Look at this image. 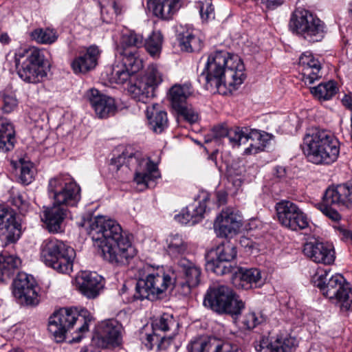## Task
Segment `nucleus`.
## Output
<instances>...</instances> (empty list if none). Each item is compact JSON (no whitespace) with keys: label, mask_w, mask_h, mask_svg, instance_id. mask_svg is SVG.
<instances>
[{"label":"nucleus","mask_w":352,"mask_h":352,"mask_svg":"<svg viewBox=\"0 0 352 352\" xmlns=\"http://www.w3.org/2000/svg\"><path fill=\"white\" fill-rule=\"evenodd\" d=\"M90 233L93 240L98 242L101 256L113 265H125L136 254L129 236L113 219L95 217L90 224Z\"/></svg>","instance_id":"f257e3e1"},{"label":"nucleus","mask_w":352,"mask_h":352,"mask_svg":"<svg viewBox=\"0 0 352 352\" xmlns=\"http://www.w3.org/2000/svg\"><path fill=\"white\" fill-rule=\"evenodd\" d=\"M246 76L241 58L226 51H216L208 56L197 80L211 93H221L227 85H241Z\"/></svg>","instance_id":"f03ea898"},{"label":"nucleus","mask_w":352,"mask_h":352,"mask_svg":"<svg viewBox=\"0 0 352 352\" xmlns=\"http://www.w3.org/2000/svg\"><path fill=\"white\" fill-rule=\"evenodd\" d=\"M302 148L310 162L330 165L338 158L340 143L330 131L316 128L306 133Z\"/></svg>","instance_id":"7ed1b4c3"},{"label":"nucleus","mask_w":352,"mask_h":352,"mask_svg":"<svg viewBox=\"0 0 352 352\" xmlns=\"http://www.w3.org/2000/svg\"><path fill=\"white\" fill-rule=\"evenodd\" d=\"M133 168H135L134 181L138 184L148 186L150 182L160 177L157 164L142 157L140 152L133 151L131 148H126L121 155L112 158L109 168L116 171L118 177L124 179L118 172L126 174Z\"/></svg>","instance_id":"20e7f679"},{"label":"nucleus","mask_w":352,"mask_h":352,"mask_svg":"<svg viewBox=\"0 0 352 352\" xmlns=\"http://www.w3.org/2000/svg\"><path fill=\"white\" fill-rule=\"evenodd\" d=\"M91 316L86 309L78 312L72 308H62L50 318L48 330L53 334L57 342H63L66 333L78 324L77 336L73 338L76 342L80 341L83 333L88 331Z\"/></svg>","instance_id":"39448f33"},{"label":"nucleus","mask_w":352,"mask_h":352,"mask_svg":"<svg viewBox=\"0 0 352 352\" xmlns=\"http://www.w3.org/2000/svg\"><path fill=\"white\" fill-rule=\"evenodd\" d=\"M328 272L318 269L312 278L316 287L322 294L329 299H336L341 309L352 310V289L340 274H335L328 278Z\"/></svg>","instance_id":"423d86ee"},{"label":"nucleus","mask_w":352,"mask_h":352,"mask_svg":"<svg viewBox=\"0 0 352 352\" xmlns=\"http://www.w3.org/2000/svg\"><path fill=\"white\" fill-rule=\"evenodd\" d=\"M76 257L74 249L56 238L44 240L41 245V259L58 273L69 274L73 271Z\"/></svg>","instance_id":"0eeeda50"},{"label":"nucleus","mask_w":352,"mask_h":352,"mask_svg":"<svg viewBox=\"0 0 352 352\" xmlns=\"http://www.w3.org/2000/svg\"><path fill=\"white\" fill-rule=\"evenodd\" d=\"M175 283V277L173 273L166 272L163 267H151L145 277L137 281L133 298L155 300L161 298Z\"/></svg>","instance_id":"6e6552de"},{"label":"nucleus","mask_w":352,"mask_h":352,"mask_svg":"<svg viewBox=\"0 0 352 352\" xmlns=\"http://www.w3.org/2000/svg\"><path fill=\"white\" fill-rule=\"evenodd\" d=\"M44 61L43 52L34 47L19 50L15 54L17 74L27 83H38L47 76Z\"/></svg>","instance_id":"1a4fd4ad"},{"label":"nucleus","mask_w":352,"mask_h":352,"mask_svg":"<svg viewBox=\"0 0 352 352\" xmlns=\"http://www.w3.org/2000/svg\"><path fill=\"white\" fill-rule=\"evenodd\" d=\"M289 27L296 34L310 43L319 42L325 34V24L316 14L298 8L292 13Z\"/></svg>","instance_id":"9d476101"},{"label":"nucleus","mask_w":352,"mask_h":352,"mask_svg":"<svg viewBox=\"0 0 352 352\" xmlns=\"http://www.w3.org/2000/svg\"><path fill=\"white\" fill-rule=\"evenodd\" d=\"M204 305L218 313L238 315L244 308L243 302L226 285L210 287L204 299Z\"/></svg>","instance_id":"9b49d317"},{"label":"nucleus","mask_w":352,"mask_h":352,"mask_svg":"<svg viewBox=\"0 0 352 352\" xmlns=\"http://www.w3.org/2000/svg\"><path fill=\"white\" fill-rule=\"evenodd\" d=\"M47 192L53 204L64 208L75 206L80 200V188L67 175H59L51 178Z\"/></svg>","instance_id":"f8f14e48"},{"label":"nucleus","mask_w":352,"mask_h":352,"mask_svg":"<svg viewBox=\"0 0 352 352\" xmlns=\"http://www.w3.org/2000/svg\"><path fill=\"white\" fill-rule=\"evenodd\" d=\"M237 255L236 245L230 240H225L206 255L207 268L217 275L234 272L235 267L231 265Z\"/></svg>","instance_id":"ddd939ff"},{"label":"nucleus","mask_w":352,"mask_h":352,"mask_svg":"<svg viewBox=\"0 0 352 352\" xmlns=\"http://www.w3.org/2000/svg\"><path fill=\"white\" fill-rule=\"evenodd\" d=\"M228 139L233 147L250 142L249 146L244 151L248 155L263 151L270 140L267 133H261L256 129L239 127L230 129Z\"/></svg>","instance_id":"4468645a"},{"label":"nucleus","mask_w":352,"mask_h":352,"mask_svg":"<svg viewBox=\"0 0 352 352\" xmlns=\"http://www.w3.org/2000/svg\"><path fill=\"white\" fill-rule=\"evenodd\" d=\"M275 209L278 221L283 227L292 231L302 230L309 227L307 215L296 204L281 200L276 204Z\"/></svg>","instance_id":"2eb2a0df"},{"label":"nucleus","mask_w":352,"mask_h":352,"mask_svg":"<svg viewBox=\"0 0 352 352\" xmlns=\"http://www.w3.org/2000/svg\"><path fill=\"white\" fill-rule=\"evenodd\" d=\"M38 286L32 275L18 273L12 283V294L21 305H34L38 302Z\"/></svg>","instance_id":"dca6fc26"},{"label":"nucleus","mask_w":352,"mask_h":352,"mask_svg":"<svg viewBox=\"0 0 352 352\" xmlns=\"http://www.w3.org/2000/svg\"><path fill=\"white\" fill-rule=\"evenodd\" d=\"M178 270L184 279L177 287V292L186 296L191 293L192 289L197 287L201 282V269L196 263L182 257L177 263Z\"/></svg>","instance_id":"f3484780"},{"label":"nucleus","mask_w":352,"mask_h":352,"mask_svg":"<svg viewBox=\"0 0 352 352\" xmlns=\"http://www.w3.org/2000/svg\"><path fill=\"white\" fill-rule=\"evenodd\" d=\"M98 344L102 348H116L122 343V324L115 319L102 321L98 327Z\"/></svg>","instance_id":"a211bd4d"},{"label":"nucleus","mask_w":352,"mask_h":352,"mask_svg":"<svg viewBox=\"0 0 352 352\" xmlns=\"http://www.w3.org/2000/svg\"><path fill=\"white\" fill-rule=\"evenodd\" d=\"M21 234V226L12 210L0 206V245L15 243Z\"/></svg>","instance_id":"6ab92c4d"},{"label":"nucleus","mask_w":352,"mask_h":352,"mask_svg":"<svg viewBox=\"0 0 352 352\" xmlns=\"http://www.w3.org/2000/svg\"><path fill=\"white\" fill-rule=\"evenodd\" d=\"M241 217L233 208H227L217 217L214 223L215 233L219 237H228L235 234L241 226Z\"/></svg>","instance_id":"aec40b11"},{"label":"nucleus","mask_w":352,"mask_h":352,"mask_svg":"<svg viewBox=\"0 0 352 352\" xmlns=\"http://www.w3.org/2000/svg\"><path fill=\"white\" fill-rule=\"evenodd\" d=\"M322 199L327 204H333L334 208H352V179L327 188Z\"/></svg>","instance_id":"412c9836"},{"label":"nucleus","mask_w":352,"mask_h":352,"mask_svg":"<svg viewBox=\"0 0 352 352\" xmlns=\"http://www.w3.org/2000/svg\"><path fill=\"white\" fill-rule=\"evenodd\" d=\"M188 352H243L236 346L223 342L215 338L199 336L195 338L187 346Z\"/></svg>","instance_id":"4be33fe9"},{"label":"nucleus","mask_w":352,"mask_h":352,"mask_svg":"<svg viewBox=\"0 0 352 352\" xmlns=\"http://www.w3.org/2000/svg\"><path fill=\"white\" fill-rule=\"evenodd\" d=\"M87 97L100 118H107L113 116L117 111V106L114 98L104 94L96 89H91L87 93Z\"/></svg>","instance_id":"5701e85b"},{"label":"nucleus","mask_w":352,"mask_h":352,"mask_svg":"<svg viewBox=\"0 0 352 352\" xmlns=\"http://www.w3.org/2000/svg\"><path fill=\"white\" fill-rule=\"evenodd\" d=\"M303 253L312 261L324 265H331L336 258L331 245L317 241L307 242L304 245Z\"/></svg>","instance_id":"b1692460"},{"label":"nucleus","mask_w":352,"mask_h":352,"mask_svg":"<svg viewBox=\"0 0 352 352\" xmlns=\"http://www.w3.org/2000/svg\"><path fill=\"white\" fill-rule=\"evenodd\" d=\"M297 346L295 338L289 335H278L271 339L261 338L255 344L256 352H290Z\"/></svg>","instance_id":"393cba45"},{"label":"nucleus","mask_w":352,"mask_h":352,"mask_svg":"<svg viewBox=\"0 0 352 352\" xmlns=\"http://www.w3.org/2000/svg\"><path fill=\"white\" fill-rule=\"evenodd\" d=\"M234 272L236 276L234 279L236 287L243 289H250L262 287L265 282L261 272L257 268L244 269L240 267Z\"/></svg>","instance_id":"a878e982"},{"label":"nucleus","mask_w":352,"mask_h":352,"mask_svg":"<svg viewBox=\"0 0 352 352\" xmlns=\"http://www.w3.org/2000/svg\"><path fill=\"white\" fill-rule=\"evenodd\" d=\"M100 50L96 45L87 49L85 53L76 56L72 62L71 67L76 74H85L94 69L98 64Z\"/></svg>","instance_id":"bb28decb"},{"label":"nucleus","mask_w":352,"mask_h":352,"mask_svg":"<svg viewBox=\"0 0 352 352\" xmlns=\"http://www.w3.org/2000/svg\"><path fill=\"white\" fill-rule=\"evenodd\" d=\"M79 291L88 298H94L102 288V277L96 272H82L77 278Z\"/></svg>","instance_id":"cd10ccee"},{"label":"nucleus","mask_w":352,"mask_h":352,"mask_svg":"<svg viewBox=\"0 0 352 352\" xmlns=\"http://www.w3.org/2000/svg\"><path fill=\"white\" fill-rule=\"evenodd\" d=\"M209 199L207 193L202 194V199L197 204H190L175 216V219L182 224L191 223L194 225L200 221L206 212V201Z\"/></svg>","instance_id":"c85d7f7f"},{"label":"nucleus","mask_w":352,"mask_h":352,"mask_svg":"<svg viewBox=\"0 0 352 352\" xmlns=\"http://www.w3.org/2000/svg\"><path fill=\"white\" fill-rule=\"evenodd\" d=\"M144 38L140 33L134 30H126L120 34V38L115 43V53L136 51L143 47Z\"/></svg>","instance_id":"c756f323"},{"label":"nucleus","mask_w":352,"mask_h":352,"mask_svg":"<svg viewBox=\"0 0 352 352\" xmlns=\"http://www.w3.org/2000/svg\"><path fill=\"white\" fill-rule=\"evenodd\" d=\"M299 65L305 83L312 84L321 77V63L311 52H306L300 56Z\"/></svg>","instance_id":"7c9ffc66"},{"label":"nucleus","mask_w":352,"mask_h":352,"mask_svg":"<svg viewBox=\"0 0 352 352\" xmlns=\"http://www.w3.org/2000/svg\"><path fill=\"white\" fill-rule=\"evenodd\" d=\"M67 214V209L53 204L43 210L42 220L46 224L50 232L57 233L63 231V222Z\"/></svg>","instance_id":"2f4dec72"},{"label":"nucleus","mask_w":352,"mask_h":352,"mask_svg":"<svg viewBox=\"0 0 352 352\" xmlns=\"http://www.w3.org/2000/svg\"><path fill=\"white\" fill-rule=\"evenodd\" d=\"M148 3L155 16L170 20L181 8L182 0H149Z\"/></svg>","instance_id":"473e14b6"},{"label":"nucleus","mask_w":352,"mask_h":352,"mask_svg":"<svg viewBox=\"0 0 352 352\" xmlns=\"http://www.w3.org/2000/svg\"><path fill=\"white\" fill-rule=\"evenodd\" d=\"M146 114L148 126L154 133H161L168 127L167 113L157 104L147 107Z\"/></svg>","instance_id":"72a5a7b5"},{"label":"nucleus","mask_w":352,"mask_h":352,"mask_svg":"<svg viewBox=\"0 0 352 352\" xmlns=\"http://www.w3.org/2000/svg\"><path fill=\"white\" fill-rule=\"evenodd\" d=\"M176 37L182 50L188 52H199L202 47L201 40L192 31L182 26L177 28Z\"/></svg>","instance_id":"f704fd0d"},{"label":"nucleus","mask_w":352,"mask_h":352,"mask_svg":"<svg viewBox=\"0 0 352 352\" xmlns=\"http://www.w3.org/2000/svg\"><path fill=\"white\" fill-rule=\"evenodd\" d=\"M15 129L8 118L0 116V151L6 153L14 148Z\"/></svg>","instance_id":"c9c22d12"},{"label":"nucleus","mask_w":352,"mask_h":352,"mask_svg":"<svg viewBox=\"0 0 352 352\" xmlns=\"http://www.w3.org/2000/svg\"><path fill=\"white\" fill-rule=\"evenodd\" d=\"M21 259L7 253L0 254V282L10 278L21 265Z\"/></svg>","instance_id":"e433bc0d"},{"label":"nucleus","mask_w":352,"mask_h":352,"mask_svg":"<svg viewBox=\"0 0 352 352\" xmlns=\"http://www.w3.org/2000/svg\"><path fill=\"white\" fill-rule=\"evenodd\" d=\"M117 58L121 59L122 65L131 75L138 72L143 67L139 52L131 51L124 53H115Z\"/></svg>","instance_id":"4c0bfd02"},{"label":"nucleus","mask_w":352,"mask_h":352,"mask_svg":"<svg viewBox=\"0 0 352 352\" xmlns=\"http://www.w3.org/2000/svg\"><path fill=\"white\" fill-rule=\"evenodd\" d=\"M172 106L176 109L186 104L187 98L192 94L190 85H175L169 91Z\"/></svg>","instance_id":"58836bf2"},{"label":"nucleus","mask_w":352,"mask_h":352,"mask_svg":"<svg viewBox=\"0 0 352 352\" xmlns=\"http://www.w3.org/2000/svg\"><path fill=\"white\" fill-rule=\"evenodd\" d=\"M128 91L134 100L144 104L155 95L154 89L147 83H144V80L138 81L134 85H131Z\"/></svg>","instance_id":"ea45409f"},{"label":"nucleus","mask_w":352,"mask_h":352,"mask_svg":"<svg viewBox=\"0 0 352 352\" xmlns=\"http://www.w3.org/2000/svg\"><path fill=\"white\" fill-rule=\"evenodd\" d=\"M168 254L172 258L184 254L188 250V243L179 234H170L166 239Z\"/></svg>","instance_id":"a19ab883"},{"label":"nucleus","mask_w":352,"mask_h":352,"mask_svg":"<svg viewBox=\"0 0 352 352\" xmlns=\"http://www.w3.org/2000/svg\"><path fill=\"white\" fill-rule=\"evenodd\" d=\"M164 37L162 34L157 32H153L146 39H144V47L148 54L153 58H158L160 56Z\"/></svg>","instance_id":"79ce46f5"},{"label":"nucleus","mask_w":352,"mask_h":352,"mask_svg":"<svg viewBox=\"0 0 352 352\" xmlns=\"http://www.w3.org/2000/svg\"><path fill=\"white\" fill-rule=\"evenodd\" d=\"M336 82L329 80L311 88V93L319 100H329L338 92Z\"/></svg>","instance_id":"37998d69"},{"label":"nucleus","mask_w":352,"mask_h":352,"mask_svg":"<svg viewBox=\"0 0 352 352\" xmlns=\"http://www.w3.org/2000/svg\"><path fill=\"white\" fill-rule=\"evenodd\" d=\"M105 73L111 83L123 84L131 76V74L122 64H115L107 67Z\"/></svg>","instance_id":"c03bdc74"},{"label":"nucleus","mask_w":352,"mask_h":352,"mask_svg":"<svg viewBox=\"0 0 352 352\" xmlns=\"http://www.w3.org/2000/svg\"><path fill=\"white\" fill-rule=\"evenodd\" d=\"M178 324L173 318V315L164 313L158 318H156L152 322V329L154 332L166 333L177 328Z\"/></svg>","instance_id":"a18cd8bd"},{"label":"nucleus","mask_w":352,"mask_h":352,"mask_svg":"<svg viewBox=\"0 0 352 352\" xmlns=\"http://www.w3.org/2000/svg\"><path fill=\"white\" fill-rule=\"evenodd\" d=\"M32 39L41 44H52L54 43L58 35L56 32L50 28H37L30 33Z\"/></svg>","instance_id":"49530a36"},{"label":"nucleus","mask_w":352,"mask_h":352,"mask_svg":"<svg viewBox=\"0 0 352 352\" xmlns=\"http://www.w3.org/2000/svg\"><path fill=\"white\" fill-rule=\"evenodd\" d=\"M123 6L111 1L107 6L101 7V18L102 21L107 23L113 22L116 16L121 14L123 12Z\"/></svg>","instance_id":"de8ad7c7"},{"label":"nucleus","mask_w":352,"mask_h":352,"mask_svg":"<svg viewBox=\"0 0 352 352\" xmlns=\"http://www.w3.org/2000/svg\"><path fill=\"white\" fill-rule=\"evenodd\" d=\"M172 338V336H166L153 331V334L146 335L144 344L150 349H151L153 345H157L160 349H166L170 344Z\"/></svg>","instance_id":"09e8293b"},{"label":"nucleus","mask_w":352,"mask_h":352,"mask_svg":"<svg viewBox=\"0 0 352 352\" xmlns=\"http://www.w3.org/2000/svg\"><path fill=\"white\" fill-rule=\"evenodd\" d=\"M163 74L160 69L156 65H151L146 72L144 83L151 86L154 90L162 82Z\"/></svg>","instance_id":"8fccbe9b"},{"label":"nucleus","mask_w":352,"mask_h":352,"mask_svg":"<svg viewBox=\"0 0 352 352\" xmlns=\"http://www.w3.org/2000/svg\"><path fill=\"white\" fill-rule=\"evenodd\" d=\"M263 320V318L261 316H258L255 312L250 311L243 316L241 323L245 329H253Z\"/></svg>","instance_id":"3c124183"},{"label":"nucleus","mask_w":352,"mask_h":352,"mask_svg":"<svg viewBox=\"0 0 352 352\" xmlns=\"http://www.w3.org/2000/svg\"><path fill=\"white\" fill-rule=\"evenodd\" d=\"M333 207V204H327L322 199L318 208L329 219L333 221H338L341 219V215Z\"/></svg>","instance_id":"603ef678"},{"label":"nucleus","mask_w":352,"mask_h":352,"mask_svg":"<svg viewBox=\"0 0 352 352\" xmlns=\"http://www.w3.org/2000/svg\"><path fill=\"white\" fill-rule=\"evenodd\" d=\"M175 110L188 122L194 123L198 120V113L187 103Z\"/></svg>","instance_id":"864d4df0"},{"label":"nucleus","mask_w":352,"mask_h":352,"mask_svg":"<svg viewBox=\"0 0 352 352\" xmlns=\"http://www.w3.org/2000/svg\"><path fill=\"white\" fill-rule=\"evenodd\" d=\"M34 179V170L31 164L24 163L21 164L19 180L23 185L30 184Z\"/></svg>","instance_id":"5fc2aeb1"},{"label":"nucleus","mask_w":352,"mask_h":352,"mask_svg":"<svg viewBox=\"0 0 352 352\" xmlns=\"http://www.w3.org/2000/svg\"><path fill=\"white\" fill-rule=\"evenodd\" d=\"M199 13L201 19L208 21L214 18V8L210 1L199 3Z\"/></svg>","instance_id":"6e6d98bb"},{"label":"nucleus","mask_w":352,"mask_h":352,"mask_svg":"<svg viewBox=\"0 0 352 352\" xmlns=\"http://www.w3.org/2000/svg\"><path fill=\"white\" fill-rule=\"evenodd\" d=\"M2 110L4 113H9L17 107L18 101L14 95L11 94L3 93L2 94Z\"/></svg>","instance_id":"4d7b16f0"},{"label":"nucleus","mask_w":352,"mask_h":352,"mask_svg":"<svg viewBox=\"0 0 352 352\" xmlns=\"http://www.w3.org/2000/svg\"><path fill=\"white\" fill-rule=\"evenodd\" d=\"M230 129H228L223 125H219L214 126L212 130V134L214 138L221 139L228 138Z\"/></svg>","instance_id":"13d9d810"},{"label":"nucleus","mask_w":352,"mask_h":352,"mask_svg":"<svg viewBox=\"0 0 352 352\" xmlns=\"http://www.w3.org/2000/svg\"><path fill=\"white\" fill-rule=\"evenodd\" d=\"M339 232L341 239L346 243L352 244V231L346 229L343 226H338L335 227Z\"/></svg>","instance_id":"bf43d9fd"},{"label":"nucleus","mask_w":352,"mask_h":352,"mask_svg":"<svg viewBox=\"0 0 352 352\" xmlns=\"http://www.w3.org/2000/svg\"><path fill=\"white\" fill-rule=\"evenodd\" d=\"M285 0H263V3L266 5L269 9H274L281 5Z\"/></svg>","instance_id":"052dcab7"},{"label":"nucleus","mask_w":352,"mask_h":352,"mask_svg":"<svg viewBox=\"0 0 352 352\" xmlns=\"http://www.w3.org/2000/svg\"><path fill=\"white\" fill-rule=\"evenodd\" d=\"M342 104L349 110H352V95L345 94L342 99Z\"/></svg>","instance_id":"680f3d73"},{"label":"nucleus","mask_w":352,"mask_h":352,"mask_svg":"<svg viewBox=\"0 0 352 352\" xmlns=\"http://www.w3.org/2000/svg\"><path fill=\"white\" fill-rule=\"evenodd\" d=\"M274 175L279 179H283L286 176V169L283 166H277L274 169Z\"/></svg>","instance_id":"e2e57ef3"},{"label":"nucleus","mask_w":352,"mask_h":352,"mask_svg":"<svg viewBox=\"0 0 352 352\" xmlns=\"http://www.w3.org/2000/svg\"><path fill=\"white\" fill-rule=\"evenodd\" d=\"M240 243L242 246L249 250H252L254 247V244L248 238L243 237L241 239Z\"/></svg>","instance_id":"0e129e2a"},{"label":"nucleus","mask_w":352,"mask_h":352,"mask_svg":"<svg viewBox=\"0 0 352 352\" xmlns=\"http://www.w3.org/2000/svg\"><path fill=\"white\" fill-rule=\"evenodd\" d=\"M10 42V38L7 33H2L0 35V43L3 45H7Z\"/></svg>","instance_id":"69168bd1"},{"label":"nucleus","mask_w":352,"mask_h":352,"mask_svg":"<svg viewBox=\"0 0 352 352\" xmlns=\"http://www.w3.org/2000/svg\"><path fill=\"white\" fill-rule=\"evenodd\" d=\"M23 203V197L21 195H18L13 199V204L16 207H20Z\"/></svg>","instance_id":"338daca9"},{"label":"nucleus","mask_w":352,"mask_h":352,"mask_svg":"<svg viewBox=\"0 0 352 352\" xmlns=\"http://www.w3.org/2000/svg\"><path fill=\"white\" fill-rule=\"evenodd\" d=\"M80 352H100L98 349L93 346L83 347Z\"/></svg>","instance_id":"774afa93"}]
</instances>
